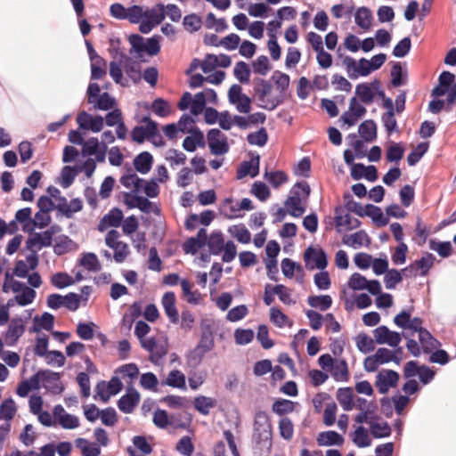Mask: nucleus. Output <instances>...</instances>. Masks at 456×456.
Masks as SVG:
<instances>
[{
	"label": "nucleus",
	"instance_id": "f257e3e1",
	"mask_svg": "<svg viewBox=\"0 0 456 456\" xmlns=\"http://www.w3.org/2000/svg\"><path fill=\"white\" fill-rule=\"evenodd\" d=\"M448 94L447 101L454 103L456 101L455 75L450 71H443L438 77V85L432 90L433 97H441Z\"/></svg>",
	"mask_w": 456,
	"mask_h": 456
},
{
	"label": "nucleus",
	"instance_id": "f03ea898",
	"mask_svg": "<svg viewBox=\"0 0 456 456\" xmlns=\"http://www.w3.org/2000/svg\"><path fill=\"white\" fill-rule=\"evenodd\" d=\"M57 227V225H53L44 232H34L32 235H29L25 241L24 249H35L38 252L42 248L50 247L53 243L55 228Z\"/></svg>",
	"mask_w": 456,
	"mask_h": 456
},
{
	"label": "nucleus",
	"instance_id": "7ed1b4c3",
	"mask_svg": "<svg viewBox=\"0 0 456 456\" xmlns=\"http://www.w3.org/2000/svg\"><path fill=\"white\" fill-rule=\"evenodd\" d=\"M304 261L309 270H324L328 265L327 255L321 248L308 247L304 253Z\"/></svg>",
	"mask_w": 456,
	"mask_h": 456
},
{
	"label": "nucleus",
	"instance_id": "20e7f679",
	"mask_svg": "<svg viewBox=\"0 0 456 456\" xmlns=\"http://www.w3.org/2000/svg\"><path fill=\"white\" fill-rule=\"evenodd\" d=\"M343 64L351 79H356L359 76L366 77L372 71L370 61L365 58L360 59L357 66L354 58L346 56L343 60Z\"/></svg>",
	"mask_w": 456,
	"mask_h": 456
},
{
	"label": "nucleus",
	"instance_id": "39448f33",
	"mask_svg": "<svg viewBox=\"0 0 456 456\" xmlns=\"http://www.w3.org/2000/svg\"><path fill=\"white\" fill-rule=\"evenodd\" d=\"M399 374L392 370H381L376 376L375 386L382 395L387 394L391 387H395L399 381Z\"/></svg>",
	"mask_w": 456,
	"mask_h": 456
},
{
	"label": "nucleus",
	"instance_id": "423d86ee",
	"mask_svg": "<svg viewBox=\"0 0 456 456\" xmlns=\"http://www.w3.org/2000/svg\"><path fill=\"white\" fill-rule=\"evenodd\" d=\"M140 393L130 385L126 387V394L118 400L117 406L123 413H131L140 403Z\"/></svg>",
	"mask_w": 456,
	"mask_h": 456
},
{
	"label": "nucleus",
	"instance_id": "0eeeda50",
	"mask_svg": "<svg viewBox=\"0 0 456 456\" xmlns=\"http://www.w3.org/2000/svg\"><path fill=\"white\" fill-rule=\"evenodd\" d=\"M25 331V323L21 317H13L11 319L7 330L4 333V342L8 346H13L17 344L20 338Z\"/></svg>",
	"mask_w": 456,
	"mask_h": 456
},
{
	"label": "nucleus",
	"instance_id": "6e6552de",
	"mask_svg": "<svg viewBox=\"0 0 456 456\" xmlns=\"http://www.w3.org/2000/svg\"><path fill=\"white\" fill-rule=\"evenodd\" d=\"M375 341L379 345L387 344L392 347H396L400 344L402 338L400 333L390 330L387 326L382 325L373 330Z\"/></svg>",
	"mask_w": 456,
	"mask_h": 456
},
{
	"label": "nucleus",
	"instance_id": "1a4fd4ad",
	"mask_svg": "<svg viewBox=\"0 0 456 456\" xmlns=\"http://www.w3.org/2000/svg\"><path fill=\"white\" fill-rule=\"evenodd\" d=\"M350 211L345 207H337L335 208V224L338 232H340V227L345 226L347 230H353L358 228L361 225V222L356 218H352L349 215Z\"/></svg>",
	"mask_w": 456,
	"mask_h": 456
},
{
	"label": "nucleus",
	"instance_id": "9d476101",
	"mask_svg": "<svg viewBox=\"0 0 456 456\" xmlns=\"http://www.w3.org/2000/svg\"><path fill=\"white\" fill-rule=\"evenodd\" d=\"M176 297L173 291L166 292L161 298V304L170 322L176 324L179 322V313L175 306Z\"/></svg>",
	"mask_w": 456,
	"mask_h": 456
},
{
	"label": "nucleus",
	"instance_id": "9b49d317",
	"mask_svg": "<svg viewBox=\"0 0 456 456\" xmlns=\"http://www.w3.org/2000/svg\"><path fill=\"white\" fill-rule=\"evenodd\" d=\"M124 218L121 209L113 208L108 214H106L99 222L98 230L103 232L110 227H118Z\"/></svg>",
	"mask_w": 456,
	"mask_h": 456
},
{
	"label": "nucleus",
	"instance_id": "f8f14e48",
	"mask_svg": "<svg viewBox=\"0 0 456 456\" xmlns=\"http://www.w3.org/2000/svg\"><path fill=\"white\" fill-rule=\"evenodd\" d=\"M54 326V316L48 313L45 312L40 316L36 315L33 318V324L29 328L30 333H38L42 330L52 331Z\"/></svg>",
	"mask_w": 456,
	"mask_h": 456
},
{
	"label": "nucleus",
	"instance_id": "ddd939ff",
	"mask_svg": "<svg viewBox=\"0 0 456 456\" xmlns=\"http://www.w3.org/2000/svg\"><path fill=\"white\" fill-rule=\"evenodd\" d=\"M77 248V243L67 235H60L54 239L53 252L57 256H63Z\"/></svg>",
	"mask_w": 456,
	"mask_h": 456
},
{
	"label": "nucleus",
	"instance_id": "4468645a",
	"mask_svg": "<svg viewBox=\"0 0 456 456\" xmlns=\"http://www.w3.org/2000/svg\"><path fill=\"white\" fill-rule=\"evenodd\" d=\"M316 441L320 446H340L344 443V437L338 432L330 430L319 433Z\"/></svg>",
	"mask_w": 456,
	"mask_h": 456
},
{
	"label": "nucleus",
	"instance_id": "2eb2a0df",
	"mask_svg": "<svg viewBox=\"0 0 456 456\" xmlns=\"http://www.w3.org/2000/svg\"><path fill=\"white\" fill-rule=\"evenodd\" d=\"M343 243L353 248H359L363 245L368 247L370 243V239L365 231L361 230L351 235L345 236Z\"/></svg>",
	"mask_w": 456,
	"mask_h": 456
},
{
	"label": "nucleus",
	"instance_id": "dca6fc26",
	"mask_svg": "<svg viewBox=\"0 0 456 456\" xmlns=\"http://www.w3.org/2000/svg\"><path fill=\"white\" fill-rule=\"evenodd\" d=\"M373 20L370 10L366 6L359 7L354 13L355 24L363 30H369Z\"/></svg>",
	"mask_w": 456,
	"mask_h": 456
},
{
	"label": "nucleus",
	"instance_id": "f3484780",
	"mask_svg": "<svg viewBox=\"0 0 456 456\" xmlns=\"http://www.w3.org/2000/svg\"><path fill=\"white\" fill-rule=\"evenodd\" d=\"M153 163V157L148 151L139 153L134 159V166L137 172L144 175L150 172Z\"/></svg>",
	"mask_w": 456,
	"mask_h": 456
},
{
	"label": "nucleus",
	"instance_id": "a211bd4d",
	"mask_svg": "<svg viewBox=\"0 0 456 456\" xmlns=\"http://www.w3.org/2000/svg\"><path fill=\"white\" fill-rule=\"evenodd\" d=\"M75 445L81 451L83 456H99L101 454V447L95 442H89L86 438H77Z\"/></svg>",
	"mask_w": 456,
	"mask_h": 456
},
{
	"label": "nucleus",
	"instance_id": "6ab92c4d",
	"mask_svg": "<svg viewBox=\"0 0 456 456\" xmlns=\"http://www.w3.org/2000/svg\"><path fill=\"white\" fill-rule=\"evenodd\" d=\"M28 285L23 282L13 279V274H11L10 270H7L4 273V280L2 285V291L4 293H8L10 290L12 292L19 294L22 289H24Z\"/></svg>",
	"mask_w": 456,
	"mask_h": 456
},
{
	"label": "nucleus",
	"instance_id": "aec40b11",
	"mask_svg": "<svg viewBox=\"0 0 456 456\" xmlns=\"http://www.w3.org/2000/svg\"><path fill=\"white\" fill-rule=\"evenodd\" d=\"M78 172L79 170L75 167L64 166L61 170L56 183L64 189L69 188L73 183Z\"/></svg>",
	"mask_w": 456,
	"mask_h": 456
},
{
	"label": "nucleus",
	"instance_id": "412c9836",
	"mask_svg": "<svg viewBox=\"0 0 456 456\" xmlns=\"http://www.w3.org/2000/svg\"><path fill=\"white\" fill-rule=\"evenodd\" d=\"M78 265L89 272H99L102 269V265L95 253L86 252L81 255L78 260Z\"/></svg>",
	"mask_w": 456,
	"mask_h": 456
},
{
	"label": "nucleus",
	"instance_id": "4be33fe9",
	"mask_svg": "<svg viewBox=\"0 0 456 456\" xmlns=\"http://www.w3.org/2000/svg\"><path fill=\"white\" fill-rule=\"evenodd\" d=\"M224 239L222 232L214 231L207 242L210 254L218 256L224 249Z\"/></svg>",
	"mask_w": 456,
	"mask_h": 456
},
{
	"label": "nucleus",
	"instance_id": "5701e85b",
	"mask_svg": "<svg viewBox=\"0 0 456 456\" xmlns=\"http://www.w3.org/2000/svg\"><path fill=\"white\" fill-rule=\"evenodd\" d=\"M360 136L365 142H372L377 138V125L374 120H364L358 127Z\"/></svg>",
	"mask_w": 456,
	"mask_h": 456
},
{
	"label": "nucleus",
	"instance_id": "b1692460",
	"mask_svg": "<svg viewBox=\"0 0 456 456\" xmlns=\"http://www.w3.org/2000/svg\"><path fill=\"white\" fill-rule=\"evenodd\" d=\"M311 192V188L307 182H297L289 191L287 200H306Z\"/></svg>",
	"mask_w": 456,
	"mask_h": 456
},
{
	"label": "nucleus",
	"instance_id": "393cba45",
	"mask_svg": "<svg viewBox=\"0 0 456 456\" xmlns=\"http://www.w3.org/2000/svg\"><path fill=\"white\" fill-rule=\"evenodd\" d=\"M136 195L143 196L144 198H156L159 192V187L155 179L146 181L143 179V183L139 186L138 191H133Z\"/></svg>",
	"mask_w": 456,
	"mask_h": 456
},
{
	"label": "nucleus",
	"instance_id": "a878e982",
	"mask_svg": "<svg viewBox=\"0 0 456 456\" xmlns=\"http://www.w3.org/2000/svg\"><path fill=\"white\" fill-rule=\"evenodd\" d=\"M165 385L179 389H186V378L185 375L179 370H172L165 382Z\"/></svg>",
	"mask_w": 456,
	"mask_h": 456
},
{
	"label": "nucleus",
	"instance_id": "bb28decb",
	"mask_svg": "<svg viewBox=\"0 0 456 456\" xmlns=\"http://www.w3.org/2000/svg\"><path fill=\"white\" fill-rule=\"evenodd\" d=\"M194 408L202 415L209 414L210 409L216 407V400L205 395H199L194 398Z\"/></svg>",
	"mask_w": 456,
	"mask_h": 456
},
{
	"label": "nucleus",
	"instance_id": "cd10ccee",
	"mask_svg": "<svg viewBox=\"0 0 456 456\" xmlns=\"http://www.w3.org/2000/svg\"><path fill=\"white\" fill-rule=\"evenodd\" d=\"M129 208H137L146 214L160 215V208L155 201H124Z\"/></svg>",
	"mask_w": 456,
	"mask_h": 456
},
{
	"label": "nucleus",
	"instance_id": "c85d7f7f",
	"mask_svg": "<svg viewBox=\"0 0 456 456\" xmlns=\"http://www.w3.org/2000/svg\"><path fill=\"white\" fill-rule=\"evenodd\" d=\"M16 411L17 407L14 400L12 397L6 398L0 404V419L9 422L13 419Z\"/></svg>",
	"mask_w": 456,
	"mask_h": 456
},
{
	"label": "nucleus",
	"instance_id": "c756f323",
	"mask_svg": "<svg viewBox=\"0 0 456 456\" xmlns=\"http://www.w3.org/2000/svg\"><path fill=\"white\" fill-rule=\"evenodd\" d=\"M307 303L313 308L326 311L330 308L332 298L330 295L309 296Z\"/></svg>",
	"mask_w": 456,
	"mask_h": 456
},
{
	"label": "nucleus",
	"instance_id": "7c9ffc66",
	"mask_svg": "<svg viewBox=\"0 0 456 456\" xmlns=\"http://www.w3.org/2000/svg\"><path fill=\"white\" fill-rule=\"evenodd\" d=\"M419 339L425 353H430L441 346V343L428 330L420 331Z\"/></svg>",
	"mask_w": 456,
	"mask_h": 456
},
{
	"label": "nucleus",
	"instance_id": "2f4dec72",
	"mask_svg": "<svg viewBox=\"0 0 456 456\" xmlns=\"http://www.w3.org/2000/svg\"><path fill=\"white\" fill-rule=\"evenodd\" d=\"M337 400L345 411H351L354 407L352 388H339L337 392Z\"/></svg>",
	"mask_w": 456,
	"mask_h": 456
},
{
	"label": "nucleus",
	"instance_id": "473e14b6",
	"mask_svg": "<svg viewBox=\"0 0 456 456\" xmlns=\"http://www.w3.org/2000/svg\"><path fill=\"white\" fill-rule=\"evenodd\" d=\"M228 232L240 243L246 244L251 240V234L244 224L232 225Z\"/></svg>",
	"mask_w": 456,
	"mask_h": 456
},
{
	"label": "nucleus",
	"instance_id": "72a5a7b5",
	"mask_svg": "<svg viewBox=\"0 0 456 456\" xmlns=\"http://www.w3.org/2000/svg\"><path fill=\"white\" fill-rule=\"evenodd\" d=\"M405 149L401 142H391L386 151V159L388 162H398L404 155Z\"/></svg>",
	"mask_w": 456,
	"mask_h": 456
},
{
	"label": "nucleus",
	"instance_id": "f704fd0d",
	"mask_svg": "<svg viewBox=\"0 0 456 456\" xmlns=\"http://www.w3.org/2000/svg\"><path fill=\"white\" fill-rule=\"evenodd\" d=\"M365 216L370 217L373 223L378 226H385L388 224V218L384 216L381 208L371 204H367Z\"/></svg>",
	"mask_w": 456,
	"mask_h": 456
},
{
	"label": "nucleus",
	"instance_id": "c9c22d12",
	"mask_svg": "<svg viewBox=\"0 0 456 456\" xmlns=\"http://www.w3.org/2000/svg\"><path fill=\"white\" fill-rule=\"evenodd\" d=\"M355 94L359 100L365 104L373 102L375 93L367 83H361L356 86Z\"/></svg>",
	"mask_w": 456,
	"mask_h": 456
},
{
	"label": "nucleus",
	"instance_id": "e433bc0d",
	"mask_svg": "<svg viewBox=\"0 0 456 456\" xmlns=\"http://www.w3.org/2000/svg\"><path fill=\"white\" fill-rule=\"evenodd\" d=\"M370 430L375 438L387 437L391 435V428L387 422H369Z\"/></svg>",
	"mask_w": 456,
	"mask_h": 456
},
{
	"label": "nucleus",
	"instance_id": "4c0bfd02",
	"mask_svg": "<svg viewBox=\"0 0 456 456\" xmlns=\"http://www.w3.org/2000/svg\"><path fill=\"white\" fill-rule=\"evenodd\" d=\"M255 159L252 158L251 161H243L237 168L236 178L242 179L247 175L251 178L256 176V163L253 164Z\"/></svg>",
	"mask_w": 456,
	"mask_h": 456
},
{
	"label": "nucleus",
	"instance_id": "58836bf2",
	"mask_svg": "<svg viewBox=\"0 0 456 456\" xmlns=\"http://www.w3.org/2000/svg\"><path fill=\"white\" fill-rule=\"evenodd\" d=\"M143 183V178H140L135 173L124 174L120 177V183L132 191H138L139 186Z\"/></svg>",
	"mask_w": 456,
	"mask_h": 456
},
{
	"label": "nucleus",
	"instance_id": "ea45409f",
	"mask_svg": "<svg viewBox=\"0 0 456 456\" xmlns=\"http://www.w3.org/2000/svg\"><path fill=\"white\" fill-rule=\"evenodd\" d=\"M51 283L57 289H64L74 283L73 278L67 273L58 272L52 275Z\"/></svg>",
	"mask_w": 456,
	"mask_h": 456
},
{
	"label": "nucleus",
	"instance_id": "a19ab883",
	"mask_svg": "<svg viewBox=\"0 0 456 456\" xmlns=\"http://www.w3.org/2000/svg\"><path fill=\"white\" fill-rule=\"evenodd\" d=\"M123 68L126 75L134 81L141 79V69L139 64L129 57H126Z\"/></svg>",
	"mask_w": 456,
	"mask_h": 456
},
{
	"label": "nucleus",
	"instance_id": "79ce46f5",
	"mask_svg": "<svg viewBox=\"0 0 456 456\" xmlns=\"http://www.w3.org/2000/svg\"><path fill=\"white\" fill-rule=\"evenodd\" d=\"M94 327L96 325L93 322H79L77 325L76 332L83 340H90L94 336Z\"/></svg>",
	"mask_w": 456,
	"mask_h": 456
},
{
	"label": "nucleus",
	"instance_id": "37998d69",
	"mask_svg": "<svg viewBox=\"0 0 456 456\" xmlns=\"http://www.w3.org/2000/svg\"><path fill=\"white\" fill-rule=\"evenodd\" d=\"M172 419L173 416L169 417L166 410L157 409L154 411L152 421L159 428L165 429L169 425H173Z\"/></svg>",
	"mask_w": 456,
	"mask_h": 456
},
{
	"label": "nucleus",
	"instance_id": "c03bdc74",
	"mask_svg": "<svg viewBox=\"0 0 456 456\" xmlns=\"http://www.w3.org/2000/svg\"><path fill=\"white\" fill-rule=\"evenodd\" d=\"M264 178L273 188H278L288 181L287 175L282 171H265Z\"/></svg>",
	"mask_w": 456,
	"mask_h": 456
},
{
	"label": "nucleus",
	"instance_id": "a18cd8bd",
	"mask_svg": "<svg viewBox=\"0 0 456 456\" xmlns=\"http://www.w3.org/2000/svg\"><path fill=\"white\" fill-rule=\"evenodd\" d=\"M144 18L149 19L156 25L160 24L165 19V6L162 4H157L151 9L145 10Z\"/></svg>",
	"mask_w": 456,
	"mask_h": 456
},
{
	"label": "nucleus",
	"instance_id": "49530a36",
	"mask_svg": "<svg viewBox=\"0 0 456 456\" xmlns=\"http://www.w3.org/2000/svg\"><path fill=\"white\" fill-rule=\"evenodd\" d=\"M151 110L159 118H166L171 113V107L163 98L155 99L151 107Z\"/></svg>",
	"mask_w": 456,
	"mask_h": 456
},
{
	"label": "nucleus",
	"instance_id": "de8ad7c7",
	"mask_svg": "<svg viewBox=\"0 0 456 456\" xmlns=\"http://www.w3.org/2000/svg\"><path fill=\"white\" fill-rule=\"evenodd\" d=\"M254 330L251 329L238 328L234 330V340L239 346H245L253 341Z\"/></svg>",
	"mask_w": 456,
	"mask_h": 456
},
{
	"label": "nucleus",
	"instance_id": "09e8293b",
	"mask_svg": "<svg viewBox=\"0 0 456 456\" xmlns=\"http://www.w3.org/2000/svg\"><path fill=\"white\" fill-rule=\"evenodd\" d=\"M380 364L394 362L396 364H400L402 358L396 356V352H393L390 349L380 347L375 353Z\"/></svg>",
	"mask_w": 456,
	"mask_h": 456
},
{
	"label": "nucleus",
	"instance_id": "8fccbe9b",
	"mask_svg": "<svg viewBox=\"0 0 456 456\" xmlns=\"http://www.w3.org/2000/svg\"><path fill=\"white\" fill-rule=\"evenodd\" d=\"M183 25L186 31L194 33L200 29L202 20L199 15L191 13L183 17Z\"/></svg>",
	"mask_w": 456,
	"mask_h": 456
},
{
	"label": "nucleus",
	"instance_id": "3c124183",
	"mask_svg": "<svg viewBox=\"0 0 456 456\" xmlns=\"http://www.w3.org/2000/svg\"><path fill=\"white\" fill-rule=\"evenodd\" d=\"M395 113L384 112L381 116V121L384 126L385 131L388 136L393 133L399 132L396 118H395Z\"/></svg>",
	"mask_w": 456,
	"mask_h": 456
},
{
	"label": "nucleus",
	"instance_id": "603ef678",
	"mask_svg": "<svg viewBox=\"0 0 456 456\" xmlns=\"http://www.w3.org/2000/svg\"><path fill=\"white\" fill-rule=\"evenodd\" d=\"M58 201V210L66 217H70L73 213L78 212L83 208V201Z\"/></svg>",
	"mask_w": 456,
	"mask_h": 456
},
{
	"label": "nucleus",
	"instance_id": "864d4df0",
	"mask_svg": "<svg viewBox=\"0 0 456 456\" xmlns=\"http://www.w3.org/2000/svg\"><path fill=\"white\" fill-rule=\"evenodd\" d=\"M355 342L358 350L363 354H368L375 348L373 339L365 333H360L356 337Z\"/></svg>",
	"mask_w": 456,
	"mask_h": 456
},
{
	"label": "nucleus",
	"instance_id": "5fc2aeb1",
	"mask_svg": "<svg viewBox=\"0 0 456 456\" xmlns=\"http://www.w3.org/2000/svg\"><path fill=\"white\" fill-rule=\"evenodd\" d=\"M234 77L241 83L248 84L250 78V69L248 65L240 61H238L233 69Z\"/></svg>",
	"mask_w": 456,
	"mask_h": 456
},
{
	"label": "nucleus",
	"instance_id": "6e6d98bb",
	"mask_svg": "<svg viewBox=\"0 0 456 456\" xmlns=\"http://www.w3.org/2000/svg\"><path fill=\"white\" fill-rule=\"evenodd\" d=\"M36 296V290L28 286L15 296V300L19 305L26 306L33 303Z\"/></svg>",
	"mask_w": 456,
	"mask_h": 456
},
{
	"label": "nucleus",
	"instance_id": "4d7b16f0",
	"mask_svg": "<svg viewBox=\"0 0 456 456\" xmlns=\"http://www.w3.org/2000/svg\"><path fill=\"white\" fill-rule=\"evenodd\" d=\"M176 451L183 456H191L194 452V444L189 436L181 437L175 446Z\"/></svg>",
	"mask_w": 456,
	"mask_h": 456
},
{
	"label": "nucleus",
	"instance_id": "13d9d810",
	"mask_svg": "<svg viewBox=\"0 0 456 456\" xmlns=\"http://www.w3.org/2000/svg\"><path fill=\"white\" fill-rule=\"evenodd\" d=\"M206 354L205 351L195 346L186 355L187 365L191 369H196L201 363Z\"/></svg>",
	"mask_w": 456,
	"mask_h": 456
},
{
	"label": "nucleus",
	"instance_id": "bf43d9fd",
	"mask_svg": "<svg viewBox=\"0 0 456 456\" xmlns=\"http://www.w3.org/2000/svg\"><path fill=\"white\" fill-rule=\"evenodd\" d=\"M279 431L281 436L289 441L292 439L294 435V425L291 419L288 417H283L279 421Z\"/></svg>",
	"mask_w": 456,
	"mask_h": 456
},
{
	"label": "nucleus",
	"instance_id": "052dcab7",
	"mask_svg": "<svg viewBox=\"0 0 456 456\" xmlns=\"http://www.w3.org/2000/svg\"><path fill=\"white\" fill-rule=\"evenodd\" d=\"M436 257L431 253H427L424 256H422L419 260L414 262V265L416 266V272L420 270V275L424 276L428 273L429 269L434 265V261Z\"/></svg>",
	"mask_w": 456,
	"mask_h": 456
},
{
	"label": "nucleus",
	"instance_id": "680f3d73",
	"mask_svg": "<svg viewBox=\"0 0 456 456\" xmlns=\"http://www.w3.org/2000/svg\"><path fill=\"white\" fill-rule=\"evenodd\" d=\"M295 408V403L287 399H278L273 404V411L278 415H284L292 412Z\"/></svg>",
	"mask_w": 456,
	"mask_h": 456
},
{
	"label": "nucleus",
	"instance_id": "e2e57ef3",
	"mask_svg": "<svg viewBox=\"0 0 456 456\" xmlns=\"http://www.w3.org/2000/svg\"><path fill=\"white\" fill-rule=\"evenodd\" d=\"M353 442L360 448L368 447L371 444L368 432L362 426H360L355 429Z\"/></svg>",
	"mask_w": 456,
	"mask_h": 456
},
{
	"label": "nucleus",
	"instance_id": "0e129e2a",
	"mask_svg": "<svg viewBox=\"0 0 456 456\" xmlns=\"http://www.w3.org/2000/svg\"><path fill=\"white\" fill-rule=\"evenodd\" d=\"M402 281V273L396 269H390L385 273L384 283L387 289H394Z\"/></svg>",
	"mask_w": 456,
	"mask_h": 456
},
{
	"label": "nucleus",
	"instance_id": "69168bd1",
	"mask_svg": "<svg viewBox=\"0 0 456 456\" xmlns=\"http://www.w3.org/2000/svg\"><path fill=\"white\" fill-rule=\"evenodd\" d=\"M235 201H222L220 205V213L227 218L232 219L241 216L238 203L234 205Z\"/></svg>",
	"mask_w": 456,
	"mask_h": 456
},
{
	"label": "nucleus",
	"instance_id": "338daca9",
	"mask_svg": "<svg viewBox=\"0 0 456 456\" xmlns=\"http://www.w3.org/2000/svg\"><path fill=\"white\" fill-rule=\"evenodd\" d=\"M391 84L395 87H399L406 84L407 77L403 74L402 67L399 62L393 65L391 69Z\"/></svg>",
	"mask_w": 456,
	"mask_h": 456
},
{
	"label": "nucleus",
	"instance_id": "774afa93",
	"mask_svg": "<svg viewBox=\"0 0 456 456\" xmlns=\"http://www.w3.org/2000/svg\"><path fill=\"white\" fill-rule=\"evenodd\" d=\"M94 108L100 110H109L115 105V99L111 97L107 92L102 93L96 98V101L93 102Z\"/></svg>",
	"mask_w": 456,
	"mask_h": 456
}]
</instances>
